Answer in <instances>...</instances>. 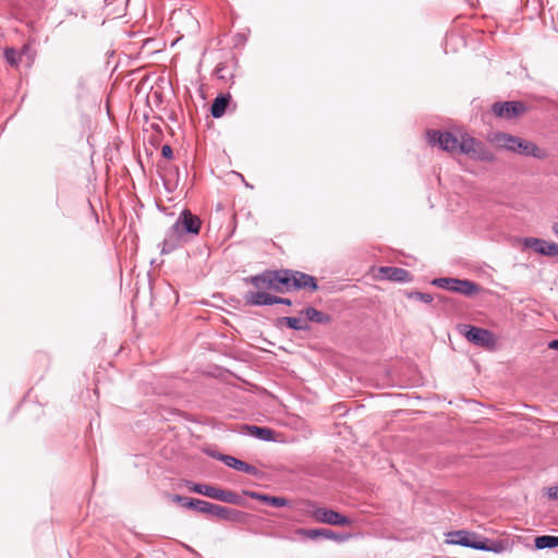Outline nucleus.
Masks as SVG:
<instances>
[{
  "label": "nucleus",
  "instance_id": "nucleus-1",
  "mask_svg": "<svg viewBox=\"0 0 558 558\" xmlns=\"http://www.w3.org/2000/svg\"><path fill=\"white\" fill-rule=\"evenodd\" d=\"M426 135L432 146H439V148L450 154L459 153L481 162H493L495 160V154L483 142L468 132L451 133L429 130Z\"/></svg>",
  "mask_w": 558,
  "mask_h": 558
},
{
  "label": "nucleus",
  "instance_id": "nucleus-2",
  "mask_svg": "<svg viewBox=\"0 0 558 558\" xmlns=\"http://www.w3.org/2000/svg\"><path fill=\"white\" fill-rule=\"evenodd\" d=\"M201 220L191 214L190 210H183L174 225L168 230L162 243V253H169L180 245L183 233L198 234Z\"/></svg>",
  "mask_w": 558,
  "mask_h": 558
},
{
  "label": "nucleus",
  "instance_id": "nucleus-3",
  "mask_svg": "<svg viewBox=\"0 0 558 558\" xmlns=\"http://www.w3.org/2000/svg\"><path fill=\"white\" fill-rule=\"evenodd\" d=\"M307 514L316 522L329 525L347 526L353 523L349 517L329 508L317 507L313 502H308Z\"/></svg>",
  "mask_w": 558,
  "mask_h": 558
},
{
  "label": "nucleus",
  "instance_id": "nucleus-4",
  "mask_svg": "<svg viewBox=\"0 0 558 558\" xmlns=\"http://www.w3.org/2000/svg\"><path fill=\"white\" fill-rule=\"evenodd\" d=\"M432 284L464 296H473L481 289L474 281L451 277L436 278L432 281Z\"/></svg>",
  "mask_w": 558,
  "mask_h": 558
},
{
  "label": "nucleus",
  "instance_id": "nucleus-5",
  "mask_svg": "<svg viewBox=\"0 0 558 558\" xmlns=\"http://www.w3.org/2000/svg\"><path fill=\"white\" fill-rule=\"evenodd\" d=\"M282 270H267L263 274L252 276L246 279L258 290H274L279 293L284 292Z\"/></svg>",
  "mask_w": 558,
  "mask_h": 558
},
{
  "label": "nucleus",
  "instance_id": "nucleus-6",
  "mask_svg": "<svg viewBox=\"0 0 558 558\" xmlns=\"http://www.w3.org/2000/svg\"><path fill=\"white\" fill-rule=\"evenodd\" d=\"M282 276L283 279H287L283 281L284 292L291 289H305L310 291H316L318 289L316 279L311 275L295 270L282 269Z\"/></svg>",
  "mask_w": 558,
  "mask_h": 558
},
{
  "label": "nucleus",
  "instance_id": "nucleus-7",
  "mask_svg": "<svg viewBox=\"0 0 558 558\" xmlns=\"http://www.w3.org/2000/svg\"><path fill=\"white\" fill-rule=\"evenodd\" d=\"M187 487L191 492L204 495L206 497L236 505L240 501V497L236 493L231 490L221 489L215 486L206 485V484H196L189 482Z\"/></svg>",
  "mask_w": 558,
  "mask_h": 558
},
{
  "label": "nucleus",
  "instance_id": "nucleus-8",
  "mask_svg": "<svg viewBox=\"0 0 558 558\" xmlns=\"http://www.w3.org/2000/svg\"><path fill=\"white\" fill-rule=\"evenodd\" d=\"M461 332L468 341L477 347L493 349L496 345V337L488 329L464 325L461 327Z\"/></svg>",
  "mask_w": 558,
  "mask_h": 558
},
{
  "label": "nucleus",
  "instance_id": "nucleus-9",
  "mask_svg": "<svg viewBox=\"0 0 558 558\" xmlns=\"http://www.w3.org/2000/svg\"><path fill=\"white\" fill-rule=\"evenodd\" d=\"M453 536L454 538L451 539L453 544L484 551H499V548L496 545L489 546L486 544V542L476 539L474 534L468 533L465 531H458Z\"/></svg>",
  "mask_w": 558,
  "mask_h": 558
},
{
  "label": "nucleus",
  "instance_id": "nucleus-10",
  "mask_svg": "<svg viewBox=\"0 0 558 558\" xmlns=\"http://www.w3.org/2000/svg\"><path fill=\"white\" fill-rule=\"evenodd\" d=\"M492 109L499 118L513 119L525 112L526 106L521 101H505L495 102Z\"/></svg>",
  "mask_w": 558,
  "mask_h": 558
},
{
  "label": "nucleus",
  "instance_id": "nucleus-11",
  "mask_svg": "<svg viewBox=\"0 0 558 558\" xmlns=\"http://www.w3.org/2000/svg\"><path fill=\"white\" fill-rule=\"evenodd\" d=\"M298 533L310 539L324 537L326 539H331L337 543L347 542L352 537L350 533H337L329 529H300Z\"/></svg>",
  "mask_w": 558,
  "mask_h": 558
},
{
  "label": "nucleus",
  "instance_id": "nucleus-12",
  "mask_svg": "<svg viewBox=\"0 0 558 558\" xmlns=\"http://www.w3.org/2000/svg\"><path fill=\"white\" fill-rule=\"evenodd\" d=\"M523 244L525 247L532 248L536 253L545 256L558 255V244L554 242H548L536 238H525L523 240Z\"/></svg>",
  "mask_w": 558,
  "mask_h": 558
},
{
  "label": "nucleus",
  "instance_id": "nucleus-13",
  "mask_svg": "<svg viewBox=\"0 0 558 558\" xmlns=\"http://www.w3.org/2000/svg\"><path fill=\"white\" fill-rule=\"evenodd\" d=\"M517 154L534 157L536 159H546L548 153L546 149L538 147L535 143L519 137L517 144Z\"/></svg>",
  "mask_w": 558,
  "mask_h": 558
},
{
  "label": "nucleus",
  "instance_id": "nucleus-14",
  "mask_svg": "<svg viewBox=\"0 0 558 558\" xmlns=\"http://www.w3.org/2000/svg\"><path fill=\"white\" fill-rule=\"evenodd\" d=\"M219 459L229 468L234 469L236 471L251 474V475H257L259 471L254 466L251 465L235 457L229 456V454H220Z\"/></svg>",
  "mask_w": 558,
  "mask_h": 558
},
{
  "label": "nucleus",
  "instance_id": "nucleus-15",
  "mask_svg": "<svg viewBox=\"0 0 558 558\" xmlns=\"http://www.w3.org/2000/svg\"><path fill=\"white\" fill-rule=\"evenodd\" d=\"M490 141L496 145L498 148H504L510 151L515 153L517 151V144L519 141L518 136L498 132L493 135Z\"/></svg>",
  "mask_w": 558,
  "mask_h": 558
},
{
  "label": "nucleus",
  "instance_id": "nucleus-16",
  "mask_svg": "<svg viewBox=\"0 0 558 558\" xmlns=\"http://www.w3.org/2000/svg\"><path fill=\"white\" fill-rule=\"evenodd\" d=\"M4 58L8 63L14 66L23 62L24 58H26L27 66L32 63V56L29 54V48L27 46H24L21 51H16L13 48H7L4 50Z\"/></svg>",
  "mask_w": 558,
  "mask_h": 558
},
{
  "label": "nucleus",
  "instance_id": "nucleus-17",
  "mask_svg": "<svg viewBox=\"0 0 558 558\" xmlns=\"http://www.w3.org/2000/svg\"><path fill=\"white\" fill-rule=\"evenodd\" d=\"M245 494L254 500H258L277 508L287 507L290 505V501L283 497L270 496L257 492H246Z\"/></svg>",
  "mask_w": 558,
  "mask_h": 558
},
{
  "label": "nucleus",
  "instance_id": "nucleus-18",
  "mask_svg": "<svg viewBox=\"0 0 558 558\" xmlns=\"http://www.w3.org/2000/svg\"><path fill=\"white\" fill-rule=\"evenodd\" d=\"M245 301L247 304L254 306L275 304L274 295L266 293L264 290H258L256 292H247L245 295Z\"/></svg>",
  "mask_w": 558,
  "mask_h": 558
},
{
  "label": "nucleus",
  "instance_id": "nucleus-19",
  "mask_svg": "<svg viewBox=\"0 0 558 558\" xmlns=\"http://www.w3.org/2000/svg\"><path fill=\"white\" fill-rule=\"evenodd\" d=\"M379 271L384 276V278L397 282H405L409 280L410 277L409 271L398 267H381Z\"/></svg>",
  "mask_w": 558,
  "mask_h": 558
},
{
  "label": "nucleus",
  "instance_id": "nucleus-20",
  "mask_svg": "<svg viewBox=\"0 0 558 558\" xmlns=\"http://www.w3.org/2000/svg\"><path fill=\"white\" fill-rule=\"evenodd\" d=\"M247 432L250 436H253L257 439L264 440V441H271L275 440V432L271 428L268 427H260V426H247Z\"/></svg>",
  "mask_w": 558,
  "mask_h": 558
},
{
  "label": "nucleus",
  "instance_id": "nucleus-21",
  "mask_svg": "<svg viewBox=\"0 0 558 558\" xmlns=\"http://www.w3.org/2000/svg\"><path fill=\"white\" fill-rule=\"evenodd\" d=\"M277 326H287L293 330H308L310 326L306 322L299 317H281L277 320Z\"/></svg>",
  "mask_w": 558,
  "mask_h": 558
},
{
  "label": "nucleus",
  "instance_id": "nucleus-22",
  "mask_svg": "<svg viewBox=\"0 0 558 558\" xmlns=\"http://www.w3.org/2000/svg\"><path fill=\"white\" fill-rule=\"evenodd\" d=\"M229 105V96H218L211 104L210 113L214 118H221Z\"/></svg>",
  "mask_w": 558,
  "mask_h": 558
},
{
  "label": "nucleus",
  "instance_id": "nucleus-23",
  "mask_svg": "<svg viewBox=\"0 0 558 558\" xmlns=\"http://www.w3.org/2000/svg\"><path fill=\"white\" fill-rule=\"evenodd\" d=\"M303 315H305L307 320L318 323V324H328L330 322V316L327 314H324L323 312L314 308V307H306L301 312Z\"/></svg>",
  "mask_w": 558,
  "mask_h": 558
},
{
  "label": "nucleus",
  "instance_id": "nucleus-24",
  "mask_svg": "<svg viewBox=\"0 0 558 558\" xmlns=\"http://www.w3.org/2000/svg\"><path fill=\"white\" fill-rule=\"evenodd\" d=\"M535 547L537 549L558 547V536L542 535L535 538Z\"/></svg>",
  "mask_w": 558,
  "mask_h": 558
},
{
  "label": "nucleus",
  "instance_id": "nucleus-25",
  "mask_svg": "<svg viewBox=\"0 0 558 558\" xmlns=\"http://www.w3.org/2000/svg\"><path fill=\"white\" fill-rule=\"evenodd\" d=\"M211 508V504L202 499H194L192 500L191 506L189 509L201 512V513H209Z\"/></svg>",
  "mask_w": 558,
  "mask_h": 558
},
{
  "label": "nucleus",
  "instance_id": "nucleus-26",
  "mask_svg": "<svg viewBox=\"0 0 558 558\" xmlns=\"http://www.w3.org/2000/svg\"><path fill=\"white\" fill-rule=\"evenodd\" d=\"M170 501L179 504L181 507L189 509L193 498L181 496V495H167Z\"/></svg>",
  "mask_w": 558,
  "mask_h": 558
},
{
  "label": "nucleus",
  "instance_id": "nucleus-27",
  "mask_svg": "<svg viewBox=\"0 0 558 558\" xmlns=\"http://www.w3.org/2000/svg\"><path fill=\"white\" fill-rule=\"evenodd\" d=\"M410 298H414L421 302H424V303H432L433 302V295L429 294V293H424V292H413Z\"/></svg>",
  "mask_w": 558,
  "mask_h": 558
},
{
  "label": "nucleus",
  "instance_id": "nucleus-28",
  "mask_svg": "<svg viewBox=\"0 0 558 558\" xmlns=\"http://www.w3.org/2000/svg\"><path fill=\"white\" fill-rule=\"evenodd\" d=\"M228 511L229 510L226 507L211 504L209 513L218 515V517H225Z\"/></svg>",
  "mask_w": 558,
  "mask_h": 558
},
{
  "label": "nucleus",
  "instance_id": "nucleus-29",
  "mask_svg": "<svg viewBox=\"0 0 558 558\" xmlns=\"http://www.w3.org/2000/svg\"><path fill=\"white\" fill-rule=\"evenodd\" d=\"M161 155L167 159H171L173 157L172 148L169 145H163L161 148Z\"/></svg>",
  "mask_w": 558,
  "mask_h": 558
},
{
  "label": "nucleus",
  "instance_id": "nucleus-30",
  "mask_svg": "<svg viewBox=\"0 0 558 558\" xmlns=\"http://www.w3.org/2000/svg\"><path fill=\"white\" fill-rule=\"evenodd\" d=\"M547 494L550 499L558 500V486L549 487Z\"/></svg>",
  "mask_w": 558,
  "mask_h": 558
},
{
  "label": "nucleus",
  "instance_id": "nucleus-31",
  "mask_svg": "<svg viewBox=\"0 0 558 558\" xmlns=\"http://www.w3.org/2000/svg\"><path fill=\"white\" fill-rule=\"evenodd\" d=\"M274 300H275V304H284V305H289V306L292 304L290 299H284V298L274 295Z\"/></svg>",
  "mask_w": 558,
  "mask_h": 558
},
{
  "label": "nucleus",
  "instance_id": "nucleus-32",
  "mask_svg": "<svg viewBox=\"0 0 558 558\" xmlns=\"http://www.w3.org/2000/svg\"><path fill=\"white\" fill-rule=\"evenodd\" d=\"M548 348H549V349H553V350H558V338H557V339H555V340H553V341H550V342L548 343Z\"/></svg>",
  "mask_w": 558,
  "mask_h": 558
},
{
  "label": "nucleus",
  "instance_id": "nucleus-33",
  "mask_svg": "<svg viewBox=\"0 0 558 558\" xmlns=\"http://www.w3.org/2000/svg\"><path fill=\"white\" fill-rule=\"evenodd\" d=\"M551 230L558 236V223H554Z\"/></svg>",
  "mask_w": 558,
  "mask_h": 558
}]
</instances>
